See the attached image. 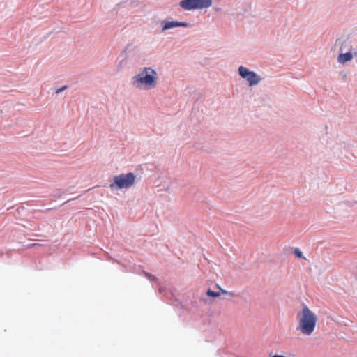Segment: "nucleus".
<instances>
[{
  "label": "nucleus",
  "instance_id": "ddd939ff",
  "mask_svg": "<svg viewBox=\"0 0 357 357\" xmlns=\"http://www.w3.org/2000/svg\"><path fill=\"white\" fill-rule=\"evenodd\" d=\"M144 275L146 277V278L149 280L151 281V282L152 281H155L157 279L155 275H152L151 273H149L145 272V271L144 272Z\"/></svg>",
  "mask_w": 357,
  "mask_h": 357
},
{
  "label": "nucleus",
  "instance_id": "1a4fd4ad",
  "mask_svg": "<svg viewBox=\"0 0 357 357\" xmlns=\"http://www.w3.org/2000/svg\"><path fill=\"white\" fill-rule=\"evenodd\" d=\"M162 24L161 31H165L171 29L178 27V21L176 20H171V21H165L163 20L161 22Z\"/></svg>",
  "mask_w": 357,
  "mask_h": 357
},
{
  "label": "nucleus",
  "instance_id": "f257e3e1",
  "mask_svg": "<svg viewBox=\"0 0 357 357\" xmlns=\"http://www.w3.org/2000/svg\"><path fill=\"white\" fill-rule=\"evenodd\" d=\"M158 73L151 67H144L132 77V84L139 89H151L156 86Z\"/></svg>",
  "mask_w": 357,
  "mask_h": 357
},
{
  "label": "nucleus",
  "instance_id": "0eeeda50",
  "mask_svg": "<svg viewBox=\"0 0 357 357\" xmlns=\"http://www.w3.org/2000/svg\"><path fill=\"white\" fill-rule=\"evenodd\" d=\"M354 58L353 52H347L345 53H340L337 57V61L340 63L344 64L348 61H350Z\"/></svg>",
  "mask_w": 357,
  "mask_h": 357
},
{
  "label": "nucleus",
  "instance_id": "9b49d317",
  "mask_svg": "<svg viewBox=\"0 0 357 357\" xmlns=\"http://www.w3.org/2000/svg\"><path fill=\"white\" fill-rule=\"evenodd\" d=\"M293 252L296 257L299 259H304L303 252L298 248H294Z\"/></svg>",
  "mask_w": 357,
  "mask_h": 357
},
{
  "label": "nucleus",
  "instance_id": "f3484780",
  "mask_svg": "<svg viewBox=\"0 0 357 357\" xmlns=\"http://www.w3.org/2000/svg\"><path fill=\"white\" fill-rule=\"evenodd\" d=\"M353 55L356 62L357 63V49H354Z\"/></svg>",
  "mask_w": 357,
  "mask_h": 357
},
{
  "label": "nucleus",
  "instance_id": "dca6fc26",
  "mask_svg": "<svg viewBox=\"0 0 357 357\" xmlns=\"http://www.w3.org/2000/svg\"><path fill=\"white\" fill-rule=\"evenodd\" d=\"M346 45H347V41L345 40V41H344V43H342L341 46H340V50L341 52H342L345 49Z\"/></svg>",
  "mask_w": 357,
  "mask_h": 357
},
{
  "label": "nucleus",
  "instance_id": "6ab92c4d",
  "mask_svg": "<svg viewBox=\"0 0 357 357\" xmlns=\"http://www.w3.org/2000/svg\"><path fill=\"white\" fill-rule=\"evenodd\" d=\"M35 245H36V244H32V245H29V247H33V246H35Z\"/></svg>",
  "mask_w": 357,
  "mask_h": 357
},
{
  "label": "nucleus",
  "instance_id": "2eb2a0df",
  "mask_svg": "<svg viewBox=\"0 0 357 357\" xmlns=\"http://www.w3.org/2000/svg\"><path fill=\"white\" fill-rule=\"evenodd\" d=\"M67 87H68L67 86H62V87H61V88L58 89L56 91V94H59V93H61V92H62V91H63L65 89H67Z\"/></svg>",
  "mask_w": 357,
  "mask_h": 357
},
{
  "label": "nucleus",
  "instance_id": "20e7f679",
  "mask_svg": "<svg viewBox=\"0 0 357 357\" xmlns=\"http://www.w3.org/2000/svg\"><path fill=\"white\" fill-rule=\"evenodd\" d=\"M238 71L239 76L245 79L248 82L250 86L257 85L261 80V77H259L257 73L250 70L249 68L243 66H240Z\"/></svg>",
  "mask_w": 357,
  "mask_h": 357
},
{
  "label": "nucleus",
  "instance_id": "6e6552de",
  "mask_svg": "<svg viewBox=\"0 0 357 357\" xmlns=\"http://www.w3.org/2000/svg\"><path fill=\"white\" fill-rule=\"evenodd\" d=\"M197 10L206 9L211 6L213 0H195Z\"/></svg>",
  "mask_w": 357,
  "mask_h": 357
},
{
  "label": "nucleus",
  "instance_id": "7ed1b4c3",
  "mask_svg": "<svg viewBox=\"0 0 357 357\" xmlns=\"http://www.w3.org/2000/svg\"><path fill=\"white\" fill-rule=\"evenodd\" d=\"M135 178L136 176L132 172L114 176L113 182L109 184V188L112 190L129 188L135 183Z\"/></svg>",
  "mask_w": 357,
  "mask_h": 357
},
{
  "label": "nucleus",
  "instance_id": "9d476101",
  "mask_svg": "<svg viewBox=\"0 0 357 357\" xmlns=\"http://www.w3.org/2000/svg\"><path fill=\"white\" fill-rule=\"evenodd\" d=\"M206 295L207 296L211 298H217L220 296V292L215 291L211 290V289H208V290L206 291Z\"/></svg>",
  "mask_w": 357,
  "mask_h": 357
},
{
  "label": "nucleus",
  "instance_id": "39448f33",
  "mask_svg": "<svg viewBox=\"0 0 357 357\" xmlns=\"http://www.w3.org/2000/svg\"><path fill=\"white\" fill-rule=\"evenodd\" d=\"M159 292L160 294H164L167 300L172 301L173 305L177 307L182 306L181 303L178 299L174 298L176 295V290L174 289H172L171 287H160L159 288Z\"/></svg>",
  "mask_w": 357,
  "mask_h": 357
},
{
  "label": "nucleus",
  "instance_id": "f03ea898",
  "mask_svg": "<svg viewBox=\"0 0 357 357\" xmlns=\"http://www.w3.org/2000/svg\"><path fill=\"white\" fill-rule=\"evenodd\" d=\"M300 331L305 335H310L314 331L317 321V315L307 305H304L298 315Z\"/></svg>",
  "mask_w": 357,
  "mask_h": 357
},
{
  "label": "nucleus",
  "instance_id": "423d86ee",
  "mask_svg": "<svg viewBox=\"0 0 357 357\" xmlns=\"http://www.w3.org/2000/svg\"><path fill=\"white\" fill-rule=\"evenodd\" d=\"M178 5L185 10L190 11L197 10L195 0H181Z\"/></svg>",
  "mask_w": 357,
  "mask_h": 357
},
{
  "label": "nucleus",
  "instance_id": "aec40b11",
  "mask_svg": "<svg viewBox=\"0 0 357 357\" xmlns=\"http://www.w3.org/2000/svg\"><path fill=\"white\" fill-rule=\"evenodd\" d=\"M73 199H72V200H73ZM70 201H71V199H68V200L67 202H66L65 203L69 202H70Z\"/></svg>",
  "mask_w": 357,
  "mask_h": 357
},
{
  "label": "nucleus",
  "instance_id": "4468645a",
  "mask_svg": "<svg viewBox=\"0 0 357 357\" xmlns=\"http://www.w3.org/2000/svg\"><path fill=\"white\" fill-rule=\"evenodd\" d=\"M188 26V23L185 22H179L178 21V27H184L186 28Z\"/></svg>",
  "mask_w": 357,
  "mask_h": 357
},
{
  "label": "nucleus",
  "instance_id": "f8f14e48",
  "mask_svg": "<svg viewBox=\"0 0 357 357\" xmlns=\"http://www.w3.org/2000/svg\"><path fill=\"white\" fill-rule=\"evenodd\" d=\"M216 287H217V288L219 289V290L221 293L228 294L230 298H233L234 296V294L233 292H228L225 289L221 288L218 284H216Z\"/></svg>",
  "mask_w": 357,
  "mask_h": 357
},
{
  "label": "nucleus",
  "instance_id": "a211bd4d",
  "mask_svg": "<svg viewBox=\"0 0 357 357\" xmlns=\"http://www.w3.org/2000/svg\"><path fill=\"white\" fill-rule=\"evenodd\" d=\"M354 276L356 281H357V266H356L355 270L354 271Z\"/></svg>",
  "mask_w": 357,
  "mask_h": 357
}]
</instances>
